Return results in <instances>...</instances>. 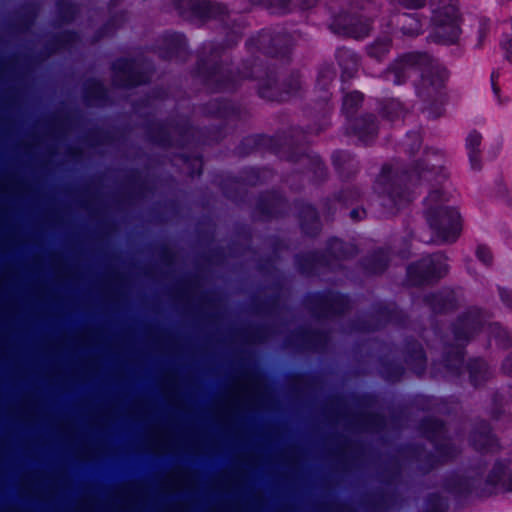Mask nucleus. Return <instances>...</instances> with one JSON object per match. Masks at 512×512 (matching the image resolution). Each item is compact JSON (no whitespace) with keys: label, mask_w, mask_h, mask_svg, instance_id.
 <instances>
[{"label":"nucleus","mask_w":512,"mask_h":512,"mask_svg":"<svg viewBox=\"0 0 512 512\" xmlns=\"http://www.w3.org/2000/svg\"><path fill=\"white\" fill-rule=\"evenodd\" d=\"M227 43L222 44L214 42H205L202 46L203 54H208L207 58L201 57L198 63L199 74L203 77L205 84L214 92L234 91L243 80H258V94L261 98L270 101H284L289 97L296 95L302 88L300 74L291 73L290 76L280 85L276 80L275 72L265 68L256 61L244 63L245 71H238L235 76L227 67L217 62L224 52L225 48L232 47L241 38L240 27L237 26L227 34Z\"/></svg>","instance_id":"obj_1"},{"label":"nucleus","mask_w":512,"mask_h":512,"mask_svg":"<svg viewBox=\"0 0 512 512\" xmlns=\"http://www.w3.org/2000/svg\"><path fill=\"white\" fill-rule=\"evenodd\" d=\"M444 155L436 149L424 151L421 159L417 160L411 171H399L385 165L376 180V191L383 196L381 205L387 209H400L412 201L411 187L423 182L442 183L447 178Z\"/></svg>","instance_id":"obj_2"},{"label":"nucleus","mask_w":512,"mask_h":512,"mask_svg":"<svg viewBox=\"0 0 512 512\" xmlns=\"http://www.w3.org/2000/svg\"><path fill=\"white\" fill-rule=\"evenodd\" d=\"M415 74L420 75L415 84L416 93L423 100L435 98L448 78L446 68L424 52H408L398 56L386 67L381 77L394 85H403Z\"/></svg>","instance_id":"obj_3"},{"label":"nucleus","mask_w":512,"mask_h":512,"mask_svg":"<svg viewBox=\"0 0 512 512\" xmlns=\"http://www.w3.org/2000/svg\"><path fill=\"white\" fill-rule=\"evenodd\" d=\"M443 201L444 194L440 189L431 190L426 197L425 217L433 235L428 238L419 235L420 241L452 243L459 237L461 232L460 214L456 209L444 206Z\"/></svg>","instance_id":"obj_4"},{"label":"nucleus","mask_w":512,"mask_h":512,"mask_svg":"<svg viewBox=\"0 0 512 512\" xmlns=\"http://www.w3.org/2000/svg\"><path fill=\"white\" fill-rule=\"evenodd\" d=\"M480 479L453 475L445 482L446 489L454 494H475L485 497L498 491L512 492V469L508 463L496 462L487 477L485 488L479 489Z\"/></svg>","instance_id":"obj_5"},{"label":"nucleus","mask_w":512,"mask_h":512,"mask_svg":"<svg viewBox=\"0 0 512 512\" xmlns=\"http://www.w3.org/2000/svg\"><path fill=\"white\" fill-rule=\"evenodd\" d=\"M484 315L478 308H469L462 313L453 324V335L458 343L452 347L445 356L444 362L447 370L458 375L463 365V345L476 335L484 326Z\"/></svg>","instance_id":"obj_6"},{"label":"nucleus","mask_w":512,"mask_h":512,"mask_svg":"<svg viewBox=\"0 0 512 512\" xmlns=\"http://www.w3.org/2000/svg\"><path fill=\"white\" fill-rule=\"evenodd\" d=\"M434 25L433 37L442 44L455 43L460 35L458 0H429Z\"/></svg>","instance_id":"obj_7"},{"label":"nucleus","mask_w":512,"mask_h":512,"mask_svg":"<svg viewBox=\"0 0 512 512\" xmlns=\"http://www.w3.org/2000/svg\"><path fill=\"white\" fill-rule=\"evenodd\" d=\"M447 273V257L438 252L410 264L407 267V281L412 286H420L437 281Z\"/></svg>","instance_id":"obj_8"},{"label":"nucleus","mask_w":512,"mask_h":512,"mask_svg":"<svg viewBox=\"0 0 512 512\" xmlns=\"http://www.w3.org/2000/svg\"><path fill=\"white\" fill-rule=\"evenodd\" d=\"M179 14L189 20H219L226 24L227 8L211 0H173Z\"/></svg>","instance_id":"obj_9"},{"label":"nucleus","mask_w":512,"mask_h":512,"mask_svg":"<svg viewBox=\"0 0 512 512\" xmlns=\"http://www.w3.org/2000/svg\"><path fill=\"white\" fill-rule=\"evenodd\" d=\"M113 83L117 87L130 88L146 83L152 70L139 60L117 59L113 65Z\"/></svg>","instance_id":"obj_10"},{"label":"nucleus","mask_w":512,"mask_h":512,"mask_svg":"<svg viewBox=\"0 0 512 512\" xmlns=\"http://www.w3.org/2000/svg\"><path fill=\"white\" fill-rule=\"evenodd\" d=\"M246 45L249 50L256 49L272 57H285L291 49V37L286 32L267 29L249 39Z\"/></svg>","instance_id":"obj_11"},{"label":"nucleus","mask_w":512,"mask_h":512,"mask_svg":"<svg viewBox=\"0 0 512 512\" xmlns=\"http://www.w3.org/2000/svg\"><path fill=\"white\" fill-rule=\"evenodd\" d=\"M421 430L424 436L433 443L437 463H444L458 454V449L453 446L450 439L446 437L445 426L442 422L427 418L421 423Z\"/></svg>","instance_id":"obj_12"},{"label":"nucleus","mask_w":512,"mask_h":512,"mask_svg":"<svg viewBox=\"0 0 512 512\" xmlns=\"http://www.w3.org/2000/svg\"><path fill=\"white\" fill-rule=\"evenodd\" d=\"M312 302L315 305L314 313L318 317H330L344 313L350 306L347 296L331 291L313 295Z\"/></svg>","instance_id":"obj_13"},{"label":"nucleus","mask_w":512,"mask_h":512,"mask_svg":"<svg viewBox=\"0 0 512 512\" xmlns=\"http://www.w3.org/2000/svg\"><path fill=\"white\" fill-rule=\"evenodd\" d=\"M192 133V127L186 123L176 125L165 124L159 127V134L153 135L151 138L153 142L160 146L184 145L188 142Z\"/></svg>","instance_id":"obj_14"},{"label":"nucleus","mask_w":512,"mask_h":512,"mask_svg":"<svg viewBox=\"0 0 512 512\" xmlns=\"http://www.w3.org/2000/svg\"><path fill=\"white\" fill-rule=\"evenodd\" d=\"M424 301L436 314L453 311L458 305L455 292L448 288L426 295Z\"/></svg>","instance_id":"obj_15"},{"label":"nucleus","mask_w":512,"mask_h":512,"mask_svg":"<svg viewBox=\"0 0 512 512\" xmlns=\"http://www.w3.org/2000/svg\"><path fill=\"white\" fill-rule=\"evenodd\" d=\"M472 446L480 452H495L499 445L497 439L491 434V429L485 421L480 422L471 434Z\"/></svg>","instance_id":"obj_16"},{"label":"nucleus","mask_w":512,"mask_h":512,"mask_svg":"<svg viewBox=\"0 0 512 512\" xmlns=\"http://www.w3.org/2000/svg\"><path fill=\"white\" fill-rule=\"evenodd\" d=\"M352 133L364 143H370L377 135L378 125L373 114H365L353 121Z\"/></svg>","instance_id":"obj_17"},{"label":"nucleus","mask_w":512,"mask_h":512,"mask_svg":"<svg viewBox=\"0 0 512 512\" xmlns=\"http://www.w3.org/2000/svg\"><path fill=\"white\" fill-rule=\"evenodd\" d=\"M335 56L341 68V80L345 82L355 77L360 65L358 55L350 49L339 48Z\"/></svg>","instance_id":"obj_18"},{"label":"nucleus","mask_w":512,"mask_h":512,"mask_svg":"<svg viewBox=\"0 0 512 512\" xmlns=\"http://www.w3.org/2000/svg\"><path fill=\"white\" fill-rule=\"evenodd\" d=\"M404 361L417 374L421 375L426 368V355L422 346L416 341H407L404 345Z\"/></svg>","instance_id":"obj_19"},{"label":"nucleus","mask_w":512,"mask_h":512,"mask_svg":"<svg viewBox=\"0 0 512 512\" xmlns=\"http://www.w3.org/2000/svg\"><path fill=\"white\" fill-rule=\"evenodd\" d=\"M162 42L165 51L161 52V57L164 59H171L174 56H179L186 51L187 41L183 34L180 33H167L162 37Z\"/></svg>","instance_id":"obj_20"},{"label":"nucleus","mask_w":512,"mask_h":512,"mask_svg":"<svg viewBox=\"0 0 512 512\" xmlns=\"http://www.w3.org/2000/svg\"><path fill=\"white\" fill-rule=\"evenodd\" d=\"M300 226L302 231L309 235L315 236L320 231V220L317 211L311 205H303L299 211Z\"/></svg>","instance_id":"obj_21"},{"label":"nucleus","mask_w":512,"mask_h":512,"mask_svg":"<svg viewBox=\"0 0 512 512\" xmlns=\"http://www.w3.org/2000/svg\"><path fill=\"white\" fill-rule=\"evenodd\" d=\"M340 29L343 35L354 39H363L370 34L371 21L368 18L352 17Z\"/></svg>","instance_id":"obj_22"},{"label":"nucleus","mask_w":512,"mask_h":512,"mask_svg":"<svg viewBox=\"0 0 512 512\" xmlns=\"http://www.w3.org/2000/svg\"><path fill=\"white\" fill-rule=\"evenodd\" d=\"M482 135L476 130L471 131L466 138V150L469 157L471 168L474 170L481 169V150Z\"/></svg>","instance_id":"obj_23"},{"label":"nucleus","mask_w":512,"mask_h":512,"mask_svg":"<svg viewBox=\"0 0 512 512\" xmlns=\"http://www.w3.org/2000/svg\"><path fill=\"white\" fill-rule=\"evenodd\" d=\"M327 256L336 260L348 259L357 254L356 246L333 238L328 242Z\"/></svg>","instance_id":"obj_24"},{"label":"nucleus","mask_w":512,"mask_h":512,"mask_svg":"<svg viewBox=\"0 0 512 512\" xmlns=\"http://www.w3.org/2000/svg\"><path fill=\"white\" fill-rule=\"evenodd\" d=\"M389 255L387 251L379 249L368 256L363 262V268L367 274H379L388 266Z\"/></svg>","instance_id":"obj_25"},{"label":"nucleus","mask_w":512,"mask_h":512,"mask_svg":"<svg viewBox=\"0 0 512 512\" xmlns=\"http://www.w3.org/2000/svg\"><path fill=\"white\" fill-rule=\"evenodd\" d=\"M361 193L359 189L356 187H347L340 191L332 200H328L327 210L328 213H331L332 205L334 209H336V205H340L341 207H348L349 205H353L360 199Z\"/></svg>","instance_id":"obj_26"},{"label":"nucleus","mask_w":512,"mask_h":512,"mask_svg":"<svg viewBox=\"0 0 512 512\" xmlns=\"http://www.w3.org/2000/svg\"><path fill=\"white\" fill-rule=\"evenodd\" d=\"M391 48L392 40L390 37L385 36L382 38H377L372 43L368 44L365 50L370 58L381 62L388 56Z\"/></svg>","instance_id":"obj_27"},{"label":"nucleus","mask_w":512,"mask_h":512,"mask_svg":"<svg viewBox=\"0 0 512 512\" xmlns=\"http://www.w3.org/2000/svg\"><path fill=\"white\" fill-rule=\"evenodd\" d=\"M297 264L300 268V270L303 273H310L319 266L327 265L329 267H332L333 264L331 263L330 259H326L323 256H320L318 253H308L305 255H297L296 257Z\"/></svg>","instance_id":"obj_28"},{"label":"nucleus","mask_w":512,"mask_h":512,"mask_svg":"<svg viewBox=\"0 0 512 512\" xmlns=\"http://www.w3.org/2000/svg\"><path fill=\"white\" fill-rule=\"evenodd\" d=\"M336 77V71L332 64H323L319 68L316 80V86L324 92L322 96L324 101L329 99L328 89Z\"/></svg>","instance_id":"obj_29"},{"label":"nucleus","mask_w":512,"mask_h":512,"mask_svg":"<svg viewBox=\"0 0 512 512\" xmlns=\"http://www.w3.org/2000/svg\"><path fill=\"white\" fill-rule=\"evenodd\" d=\"M398 23L400 25V29L404 35L407 36H417L423 32L422 23L418 18V14H402Z\"/></svg>","instance_id":"obj_30"},{"label":"nucleus","mask_w":512,"mask_h":512,"mask_svg":"<svg viewBox=\"0 0 512 512\" xmlns=\"http://www.w3.org/2000/svg\"><path fill=\"white\" fill-rule=\"evenodd\" d=\"M468 370L470 375V381L475 387L480 385L490 375L489 368L485 361H483L482 359L471 360L468 363Z\"/></svg>","instance_id":"obj_31"},{"label":"nucleus","mask_w":512,"mask_h":512,"mask_svg":"<svg viewBox=\"0 0 512 512\" xmlns=\"http://www.w3.org/2000/svg\"><path fill=\"white\" fill-rule=\"evenodd\" d=\"M396 311L394 309H388L387 307L380 308L376 315L377 323L371 325L367 323H361L356 327L357 330L363 331V332H369V331H375L380 329L384 323L386 322H392L395 318Z\"/></svg>","instance_id":"obj_32"},{"label":"nucleus","mask_w":512,"mask_h":512,"mask_svg":"<svg viewBox=\"0 0 512 512\" xmlns=\"http://www.w3.org/2000/svg\"><path fill=\"white\" fill-rule=\"evenodd\" d=\"M283 203L284 201L280 196L270 193L260 200L258 209L261 214L268 217H274L277 216L278 208H280Z\"/></svg>","instance_id":"obj_33"},{"label":"nucleus","mask_w":512,"mask_h":512,"mask_svg":"<svg viewBox=\"0 0 512 512\" xmlns=\"http://www.w3.org/2000/svg\"><path fill=\"white\" fill-rule=\"evenodd\" d=\"M107 97V90L98 80L88 81L86 84V98L89 102L100 105Z\"/></svg>","instance_id":"obj_34"},{"label":"nucleus","mask_w":512,"mask_h":512,"mask_svg":"<svg viewBox=\"0 0 512 512\" xmlns=\"http://www.w3.org/2000/svg\"><path fill=\"white\" fill-rule=\"evenodd\" d=\"M235 112V108L226 100L214 99L206 105V113L222 118H228Z\"/></svg>","instance_id":"obj_35"},{"label":"nucleus","mask_w":512,"mask_h":512,"mask_svg":"<svg viewBox=\"0 0 512 512\" xmlns=\"http://www.w3.org/2000/svg\"><path fill=\"white\" fill-rule=\"evenodd\" d=\"M488 333L491 339L502 348L512 346V336L499 323H490L488 325Z\"/></svg>","instance_id":"obj_36"},{"label":"nucleus","mask_w":512,"mask_h":512,"mask_svg":"<svg viewBox=\"0 0 512 512\" xmlns=\"http://www.w3.org/2000/svg\"><path fill=\"white\" fill-rule=\"evenodd\" d=\"M286 159L293 162H301L303 165H309V169L319 172L321 175L324 173V166L318 156L311 157L308 154H294L290 153Z\"/></svg>","instance_id":"obj_37"},{"label":"nucleus","mask_w":512,"mask_h":512,"mask_svg":"<svg viewBox=\"0 0 512 512\" xmlns=\"http://www.w3.org/2000/svg\"><path fill=\"white\" fill-rule=\"evenodd\" d=\"M383 116L390 121L402 117L405 113L402 103L399 100H388L382 108Z\"/></svg>","instance_id":"obj_38"},{"label":"nucleus","mask_w":512,"mask_h":512,"mask_svg":"<svg viewBox=\"0 0 512 512\" xmlns=\"http://www.w3.org/2000/svg\"><path fill=\"white\" fill-rule=\"evenodd\" d=\"M332 162L337 170L344 173L346 166L350 168H356L353 157L346 151H335L332 154Z\"/></svg>","instance_id":"obj_39"},{"label":"nucleus","mask_w":512,"mask_h":512,"mask_svg":"<svg viewBox=\"0 0 512 512\" xmlns=\"http://www.w3.org/2000/svg\"><path fill=\"white\" fill-rule=\"evenodd\" d=\"M363 102V94L358 91L348 93L343 98V111L347 115H352Z\"/></svg>","instance_id":"obj_40"},{"label":"nucleus","mask_w":512,"mask_h":512,"mask_svg":"<svg viewBox=\"0 0 512 512\" xmlns=\"http://www.w3.org/2000/svg\"><path fill=\"white\" fill-rule=\"evenodd\" d=\"M253 5H261L271 13H286L290 0H251Z\"/></svg>","instance_id":"obj_41"},{"label":"nucleus","mask_w":512,"mask_h":512,"mask_svg":"<svg viewBox=\"0 0 512 512\" xmlns=\"http://www.w3.org/2000/svg\"><path fill=\"white\" fill-rule=\"evenodd\" d=\"M57 10L63 22L72 21L78 12L77 6L64 0L57 2Z\"/></svg>","instance_id":"obj_42"},{"label":"nucleus","mask_w":512,"mask_h":512,"mask_svg":"<svg viewBox=\"0 0 512 512\" xmlns=\"http://www.w3.org/2000/svg\"><path fill=\"white\" fill-rule=\"evenodd\" d=\"M381 374L388 381H397L404 373V368L400 365H394L392 363H383Z\"/></svg>","instance_id":"obj_43"},{"label":"nucleus","mask_w":512,"mask_h":512,"mask_svg":"<svg viewBox=\"0 0 512 512\" xmlns=\"http://www.w3.org/2000/svg\"><path fill=\"white\" fill-rule=\"evenodd\" d=\"M421 143L422 139L418 132H409L407 133L406 140L403 142L402 146L405 152L413 155L420 149Z\"/></svg>","instance_id":"obj_44"},{"label":"nucleus","mask_w":512,"mask_h":512,"mask_svg":"<svg viewBox=\"0 0 512 512\" xmlns=\"http://www.w3.org/2000/svg\"><path fill=\"white\" fill-rule=\"evenodd\" d=\"M447 503L438 495H431L426 503V512H446Z\"/></svg>","instance_id":"obj_45"},{"label":"nucleus","mask_w":512,"mask_h":512,"mask_svg":"<svg viewBox=\"0 0 512 512\" xmlns=\"http://www.w3.org/2000/svg\"><path fill=\"white\" fill-rule=\"evenodd\" d=\"M476 257L486 266H490L493 261V256L490 249L485 245H478L476 249Z\"/></svg>","instance_id":"obj_46"},{"label":"nucleus","mask_w":512,"mask_h":512,"mask_svg":"<svg viewBox=\"0 0 512 512\" xmlns=\"http://www.w3.org/2000/svg\"><path fill=\"white\" fill-rule=\"evenodd\" d=\"M499 294L503 304L508 308H512V291L506 288H499Z\"/></svg>","instance_id":"obj_47"},{"label":"nucleus","mask_w":512,"mask_h":512,"mask_svg":"<svg viewBox=\"0 0 512 512\" xmlns=\"http://www.w3.org/2000/svg\"><path fill=\"white\" fill-rule=\"evenodd\" d=\"M77 39L78 35L72 32H65L60 35V40L64 43V46L75 42Z\"/></svg>","instance_id":"obj_48"},{"label":"nucleus","mask_w":512,"mask_h":512,"mask_svg":"<svg viewBox=\"0 0 512 512\" xmlns=\"http://www.w3.org/2000/svg\"><path fill=\"white\" fill-rule=\"evenodd\" d=\"M502 370L505 374L512 377V353L503 361Z\"/></svg>","instance_id":"obj_49"},{"label":"nucleus","mask_w":512,"mask_h":512,"mask_svg":"<svg viewBox=\"0 0 512 512\" xmlns=\"http://www.w3.org/2000/svg\"><path fill=\"white\" fill-rule=\"evenodd\" d=\"M497 79H498V74L495 72H492V74H491L492 90H493V93H494L495 97L497 98L498 102H500V98H499L500 88L497 85Z\"/></svg>","instance_id":"obj_50"},{"label":"nucleus","mask_w":512,"mask_h":512,"mask_svg":"<svg viewBox=\"0 0 512 512\" xmlns=\"http://www.w3.org/2000/svg\"><path fill=\"white\" fill-rule=\"evenodd\" d=\"M366 215V211L362 208H354L350 212V217L354 221L362 220Z\"/></svg>","instance_id":"obj_51"},{"label":"nucleus","mask_w":512,"mask_h":512,"mask_svg":"<svg viewBox=\"0 0 512 512\" xmlns=\"http://www.w3.org/2000/svg\"><path fill=\"white\" fill-rule=\"evenodd\" d=\"M486 33H487V25L485 23H481L480 28H479V44L482 43V40L486 36Z\"/></svg>","instance_id":"obj_52"},{"label":"nucleus","mask_w":512,"mask_h":512,"mask_svg":"<svg viewBox=\"0 0 512 512\" xmlns=\"http://www.w3.org/2000/svg\"><path fill=\"white\" fill-rule=\"evenodd\" d=\"M318 0H302L301 5L305 9H309L314 7L317 4Z\"/></svg>","instance_id":"obj_53"},{"label":"nucleus","mask_w":512,"mask_h":512,"mask_svg":"<svg viewBox=\"0 0 512 512\" xmlns=\"http://www.w3.org/2000/svg\"><path fill=\"white\" fill-rule=\"evenodd\" d=\"M194 161L198 165V169H197V171H192L191 176H194V175L200 176L202 174V160L197 158Z\"/></svg>","instance_id":"obj_54"},{"label":"nucleus","mask_w":512,"mask_h":512,"mask_svg":"<svg viewBox=\"0 0 512 512\" xmlns=\"http://www.w3.org/2000/svg\"><path fill=\"white\" fill-rule=\"evenodd\" d=\"M327 125H328V122H327V121H325V123H324L322 126L317 127V128H312L311 132H313V133H316V134H317V133H319L321 130L325 129V127H326Z\"/></svg>","instance_id":"obj_55"},{"label":"nucleus","mask_w":512,"mask_h":512,"mask_svg":"<svg viewBox=\"0 0 512 512\" xmlns=\"http://www.w3.org/2000/svg\"><path fill=\"white\" fill-rule=\"evenodd\" d=\"M110 25H111V23L106 24V26H105V28H104V34H107V33H108V31H109V29H110Z\"/></svg>","instance_id":"obj_56"},{"label":"nucleus","mask_w":512,"mask_h":512,"mask_svg":"<svg viewBox=\"0 0 512 512\" xmlns=\"http://www.w3.org/2000/svg\"><path fill=\"white\" fill-rule=\"evenodd\" d=\"M245 141H247V142H254V139L253 138H246Z\"/></svg>","instance_id":"obj_57"}]
</instances>
